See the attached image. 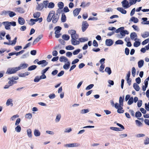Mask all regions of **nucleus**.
<instances>
[{
  "label": "nucleus",
  "instance_id": "13d9d810",
  "mask_svg": "<svg viewBox=\"0 0 149 149\" xmlns=\"http://www.w3.org/2000/svg\"><path fill=\"white\" fill-rule=\"evenodd\" d=\"M65 49L67 50H72L74 49V47L71 45H68L66 47Z\"/></svg>",
  "mask_w": 149,
  "mask_h": 149
},
{
  "label": "nucleus",
  "instance_id": "a19ab883",
  "mask_svg": "<svg viewBox=\"0 0 149 149\" xmlns=\"http://www.w3.org/2000/svg\"><path fill=\"white\" fill-rule=\"evenodd\" d=\"M123 107H121L117 109L118 110L117 111V112L118 113H123L124 112V110H123Z\"/></svg>",
  "mask_w": 149,
  "mask_h": 149
},
{
  "label": "nucleus",
  "instance_id": "f3484780",
  "mask_svg": "<svg viewBox=\"0 0 149 149\" xmlns=\"http://www.w3.org/2000/svg\"><path fill=\"white\" fill-rule=\"evenodd\" d=\"M133 87L137 91H138L140 90V88L139 85L136 83H134L133 84Z\"/></svg>",
  "mask_w": 149,
  "mask_h": 149
},
{
  "label": "nucleus",
  "instance_id": "864d4df0",
  "mask_svg": "<svg viewBox=\"0 0 149 149\" xmlns=\"http://www.w3.org/2000/svg\"><path fill=\"white\" fill-rule=\"evenodd\" d=\"M136 70L134 67H133L132 68V76L134 77L136 74Z\"/></svg>",
  "mask_w": 149,
  "mask_h": 149
},
{
  "label": "nucleus",
  "instance_id": "4468645a",
  "mask_svg": "<svg viewBox=\"0 0 149 149\" xmlns=\"http://www.w3.org/2000/svg\"><path fill=\"white\" fill-rule=\"evenodd\" d=\"M12 102L13 100L12 99L9 98L8 99L6 103V106H9L10 105L11 107L13 106V104L12 103Z\"/></svg>",
  "mask_w": 149,
  "mask_h": 149
},
{
  "label": "nucleus",
  "instance_id": "69168bd1",
  "mask_svg": "<svg viewBox=\"0 0 149 149\" xmlns=\"http://www.w3.org/2000/svg\"><path fill=\"white\" fill-rule=\"evenodd\" d=\"M72 131V129L71 128H67L65 129L64 131L65 133H69Z\"/></svg>",
  "mask_w": 149,
  "mask_h": 149
},
{
  "label": "nucleus",
  "instance_id": "7c9ffc66",
  "mask_svg": "<svg viewBox=\"0 0 149 149\" xmlns=\"http://www.w3.org/2000/svg\"><path fill=\"white\" fill-rule=\"evenodd\" d=\"M62 38L65 40H68L70 38V36L66 34H64L62 36Z\"/></svg>",
  "mask_w": 149,
  "mask_h": 149
},
{
  "label": "nucleus",
  "instance_id": "a211bd4d",
  "mask_svg": "<svg viewBox=\"0 0 149 149\" xmlns=\"http://www.w3.org/2000/svg\"><path fill=\"white\" fill-rule=\"evenodd\" d=\"M34 134L36 136H39L40 135V132L38 130L35 129L34 131Z\"/></svg>",
  "mask_w": 149,
  "mask_h": 149
},
{
  "label": "nucleus",
  "instance_id": "5fc2aeb1",
  "mask_svg": "<svg viewBox=\"0 0 149 149\" xmlns=\"http://www.w3.org/2000/svg\"><path fill=\"white\" fill-rule=\"evenodd\" d=\"M115 43L116 45H122L123 43V42L122 40H119L117 41H116Z\"/></svg>",
  "mask_w": 149,
  "mask_h": 149
},
{
  "label": "nucleus",
  "instance_id": "e433bc0d",
  "mask_svg": "<svg viewBox=\"0 0 149 149\" xmlns=\"http://www.w3.org/2000/svg\"><path fill=\"white\" fill-rule=\"evenodd\" d=\"M25 117L29 120H30L32 117V114L30 113H27L26 114Z\"/></svg>",
  "mask_w": 149,
  "mask_h": 149
},
{
  "label": "nucleus",
  "instance_id": "8fccbe9b",
  "mask_svg": "<svg viewBox=\"0 0 149 149\" xmlns=\"http://www.w3.org/2000/svg\"><path fill=\"white\" fill-rule=\"evenodd\" d=\"M124 27H120L116 30V33H118L120 32V33L123 30H124Z\"/></svg>",
  "mask_w": 149,
  "mask_h": 149
},
{
  "label": "nucleus",
  "instance_id": "4c0bfd02",
  "mask_svg": "<svg viewBox=\"0 0 149 149\" xmlns=\"http://www.w3.org/2000/svg\"><path fill=\"white\" fill-rule=\"evenodd\" d=\"M37 68L36 65H31L28 68V70L29 71H31L35 70Z\"/></svg>",
  "mask_w": 149,
  "mask_h": 149
},
{
  "label": "nucleus",
  "instance_id": "c756f323",
  "mask_svg": "<svg viewBox=\"0 0 149 149\" xmlns=\"http://www.w3.org/2000/svg\"><path fill=\"white\" fill-rule=\"evenodd\" d=\"M8 14L10 17H13L16 15V14L14 12L10 11H8Z\"/></svg>",
  "mask_w": 149,
  "mask_h": 149
},
{
  "label": "nucleus",
  "instance_id": "9b49d317",
  "mask_svg": "<svg viewBox=\"0 0 149 149\" xmlns=\"http://www.w3.org/2000/svg\"><path fill=\"white\" fill-rule=\"evenodd\" d=\"M113 44V41L111 39H107L105 40V44L107 46H110L112 45Z\"/></svg>",
  "mask_w": 149,
  "mask_h": 149
},
{
  "label": "nucleus",
  "instance_id": "e2e57ef3",
  "mask_svg": "<svg viewBox=\"0 0 149 149\" xmlns=\"http://www.w3.org/2000/svg\"><path fill=\"white\" fill-rule=\"evenodd\" d=\"M40 80V77L37 76L36 77L34 80V81L35 82H38Z\"/></svg>",
  "mask_w": 149,
  "mask_h": 149
},
{
  "label": "nucleus",
  "instance_id": "39448f33",
  "mask_svg": "<svg viewBox=\"0 0 149 149\" xmlns=\"http://www.w3.org/2000/svg\"><path fill=\"white\" fill-rule=\"evenodd\" d=\"M88 26L89 25L87 22L86 21L83 22L81 27L82 31L83 32L85 31Z\"/></svg>",
  "mask_w": 149,
  "mask_h": 149
},
{
  "label": "nucleus",
  "instance_id": "393cba45",
  "mask_svg": "<svg viewBox=\"0 0 149 149\" xmlns=\"http://www.w3.org/2000/svg\"><path fill=\"white\" fill-rule=\"evenodd\" d=\"M141 36L143 38H147L149 36V32H145L141 34Z\"/></svg>",
  "mask_w": 149,
  "mask_h": 149
},
{
  "label": "nucleus",
  "instance_id": "412c9836",
  "mask_svg": "<svg viewBox=\"0 0 149 149\" xmlns=\"http://www.w3.org/2000/svg\"><path fill=\"white\" fill-rule=\"evenodd\" d=\"M59 60L61 62H68V60L67 58L63 56H62L60 57Z\"/></svg>",
  "mask_w": 149,
  "mask_h": 149
},
{
  "label": "nucleus",
  "instance_id": "0eeeda50",
  "mask_svg": "<svg viewBox=\"0 0 149 149\" xmlns=\"http://www.w3.org/2000/svg\"><path fill=\"white\" fill-rule=\"evenodd\" d=\"M54 13H55V12L53 11H51L49 13L47 19L48 22H49L51 21L52 17H53Z\"/></svg>",
  "mask_w": 149,
  "mask_h": 149
},
{
  "label": "nucleus",
  "instance_id": "bf43d9fd",
  "mask_svg": "<svg viewBox=\"0 0 149 149\" xmlns=\"http://www.w3.org/2000/svg\"><path fill=\"white\" fill-rule=\"evenodd\" d=\"M94 86V84H91L88 86L86 88V90H89L92 88Z\"/></svg>",
  "mask_w": 149,
  "mask_h": 149
},
{
  "label": "nucleus",
  "instance_id": "f03ea898",
  "mask_svg": "<svg viewBox=\"0 0 149 149\" xmlns=\"http://www.w3.org/2000/svg\"><path fill=\"white\" fill-rule=\"evenodd\" d=\"M18 70L17 67L13 68H8L6 72V74H10L15 73Z\"/></svg>",
  "mask_w": 149,
  "mask_h": 149
},
{
  "label": "nucleus",
  "instance_id": "3c124183",
  "mask_svg": "<svg viewBox=\"0 0 149 149\" xmlns=\"http://www.w3.org/2000/svg\"><path fill=\"white\" fill-rule=\"evenodd\" d=\"M144 143L145 145H148L149 144V138L147 137L144 141Z\"/></svg>",
  "mask_w": 149,
  "mask_h": 149
},
{
  "label": "nucleus",
  "instance_id": "2f4dec72",
  "mask_svg": "<svg viewBox=\"0 0 149 149\" xmlns=\"http://www.w3.org/2000/svg\"><path fill=\"white\" fill-rule=\"evenodd\" d=\"M105 71L109 75H110L111 73V71L109 67H106L105 69Z\"/></svg>",
  "mask_w": 149,
  "mask_h": 149
},
{
  "label": "nucleus",
  "instance_id": "f704fd0d",
  "mask_svg": "<svg viewBox=\"0 0 149 149\" xmlns=\"http://www.w3.org/2000/svg\"><path fill=\"white\" fill-rule=\"evenodd\" d=\"M40 12H36L33 14V17L35 18H38L40 17Z\"/></svg>",
  "mask_w": 149,
  "mask_h": 149
},
{
  "label": "nucleus",
  "instance_id": "2eb2a0df",
  "mask_svg": "<svg viewBox=\"0 0 149 149\" xmlns=\"http://www.w3.org/2000/svg\"><path fill=\"white\" fill-rule=\"evenodd\" d=\"M26 132L28 137L31 139L32 136L31 129L30 128L26 130Z\"/></svg>",
  "mask_w": 149,
  "mask_h": 149
},
{
  "label": "nucleus",
  "instance_id": "5701e85b",
  "mask_svg": "<svg viewBox=\"0 0 149 149\" xmlns=\"http://www.w3.org/2000/svg\"><path fill=\"white\" fill-rule=\"evenodd\" d=\"M144 61L143 60H141L138 62V67L139 68H141L143 65Z\"/></svg>",
  "mask_w": 149,
  "mask_h": 149
},
{
  "label": "nucleus",
  "instance_id": "37998d69",
  "mask_svg": "<svg viewBox=\"0 0 149 149\" xmlns=\"http://www.w3.org/2000/svg\"><path fill=\"white\" fill-rule=\"evenodd\" d=\"M110 129L116 131H121V130H120V129L116 127H110Z\"/></svg>",
  "mask_w": 149,
  "mask_h": 149
},
{
  "label": "nucleus",
  "instance_id": "680f3d73",
  "mask_svg": "<svg viewBox=\"0 0 149 149\" xmlns=\"http://www.w3.org/2000/svg\"><path fill=\"white\" fill-rule=\"evenodd\" d=\"M24 52V51L23 50H22L19 52H17V53H15V54L16 56H17L20 54H22Z\"/></svg>",
  "mask_w": 149,
  "mask_h": 149
},
{
  "label": "nucleus",
  "instance_id": "473e14b6",
  "mask_svg": "<svg viewBox=\"0 0 149 149\" xmlns=\"http://www.w3.org/2000/svg\"><path fill=\"white\" fill-rule=\"evenodd\" d=\"M58 6L60 9H62L64 7V4L63 2H60L58 3Z\"/></svg>",
  "mask_w": 149,
  "mask_h": 149
},
{
  "label": "nucleus",
  "instance_id": "9d476101",
  "mask_svg": "<svg viewBox=\"0 0 149 149\" xmlns=\"http://www.w3.org/2000/svg\"><path fill=\"white\" fill-rule=\"evenodd\" d=\"M48 62L45 60H42L38 62L37 64L38 65H41L42 67H45L48 64Z\"/></svg>",
  "mask_w": 149,
  "mask_h": 149
},
{
  "label": "nucleus",
  "instance_id": "58836bf2",
  "mask_svg": "<svg viewBox=\"0 0 149 149\" xmlns=\"http://www.w3.org/2000/svg\"><path fill=\"white\" fill-rule=\"evenodd\" d=\"M17 38L16 37H15L14 39L12 41H10V45H14L17 42Z\"/></svg>",
  "mask_w": 149,
  "mask_h": 149
},
{
  "label": "nucleus",
  "instance_id": "052dcab7",
  "mask_svg": "<svg viewBox=\"0 0 149 149\" xmlns=\"http://www.w3.org/2000/svg\"><path fill=\"white\" fill-rule=\"evenodd\" d=\"M29 56L28 53L25 54L21 56V58L24 59L26 58Z\"/></svg>",
  "mask_w": 149,
  "mask_h": 149
},
{
  "label": "nucleus",
  "instance_id": "c85d7f7f",
  "mask_svg": "<svg viewBox=\"0 0 149 149\" xmlns=\"http://www.w3.org/2000/svg\"><path fill=\"white\" fill-rule=\"evenodd\" d=\"M44 8L43 4L42 3H40L38 4V6L37 7L36 9L37 10H41Z\"/></svg>",
  "mask_w": 149,
  "mask_h": 149
},
{
  "label": "nucleus",
  "instance_id": "f8f14e48",
  "mask_svg": "<svg viewBox=\"0 0 149 149\" xmlns=\"http://www.w3.org/2000/svg\"><path fill=\"white\" fill-rule=\"evenodd\" d=\"M28 66V65L26 63H23L20 64L18 67H17L18 70L21 69H24L26 68Z\"/></svg>",
  "mask_w": 149,
  "mask_h": 149
},
{
  "label": "nucleus",
  "instance_id": "20e7f679",
  "mask_svg": "<svg viewBox=\"0 0 149 149\" xmlns=\"http://www.w3.org/2000/svg\"><path fill=\"white\" fill-rule=\"evenodd\" d=\"M68 32L72 38V43L73 45H74V30H69L68 31Z\"/></svg>",
  "mask_w": 149,
  "mask_h": 149
},
{
  "label": "nucleus",
  "instance_id": "4d7b16f0",
  "mask_svg": "<svg viewBox=\"0 0 149 149\" xmlns=\"http://www.w3.org/2000/svg\"><path fill=\"white\" fill-rule=\"evenodd\" d=\"M123 105H121V104H120L119 103L118 104L117 103H116L115 104V105H114V107H115L116 109H118V108H119V107H123Z\"/></svg>",
  "mask_w": 149,
  "mask_h": 149
},
{
  "label": "nucleus",
  "instance_id": "f257e3e1",
  "mask_svg": "<svg viewBox=\"0 0 149 149\" xmlns=\"http://www.w3.org/2000/svg\"><path fill=\"white\" fill-rule=\"evenodd\" d=\"M129 33L128 31L126 30H122L120 32V34H118L117 35V37L120 39H121L123 38L125 35L126 34H128Z\"/></svg>",
  "mask_w": 149,
  "mask_h": 149
},
{
  "label": "nucleus",
  "instance_id": "ea45409f",
  "mask_svg": "<svg viewBox=\"0 0 149 149\" xmlns=\"http://www.w3.org/2000/svg\"><path fill=\"white\" fill-rule=\"evenodd\" d=\"M136 124L137 126L140 127L142 125V123L140 121L138 120H135Z\"/></svg>",
  "mask_w": 149,
  "mask_h": 149
},
{
  "label": "nucleus",
  "instance_id": "09e8293b",
  "mask_svg": "<svg viewBox=\"0 0 149 149\" xmlns=\"http://www.w3.org/2000/svg\"><path fill=\"white\" fill-rule=\"evenodd\" d=\"M134 102V99L133 97H131L128 102V104L129 105L131 104Z\"/></svg>",
  "mask_w": 149,
  "mask_h": 149
},
{
  "label": "nucleus",
  "instance_id": "6ab92c4d",
  "mask_svg": "<svg viewBox=\"0 0 149 149\" xmlns=\"http://www.w3.org/2000/svg\"><path fill=\"white\" fill-rule=\"evenodd\" d=\"M55 30V34L58 33L60 32V31L61 29V28L59 26H57L54 28Z\"/></svg>",
  "mask_w": 149,
  "mask_h": 149
},
{
  "label": "nucleus",
  "instance_id": "bb28decb",
  "mask_svg": "<svg viewBox=\"0 0 149 149\" xmlns=\"http://www.w3.org/2000/svg\"><path fill=\"white\" fill-rule=\"evenodd\" d=\"M90 4V2L86 3L85 2H82L80 5V6L83 8H84L86 6H88Z\"/></svg>",
  "mask_w": 149,
  "mask_h": 149
},
{
  "label": "nucleus",
  "instance_id": "6e6d98bb",
  "mask_svg": "<svg viewBox=\"0 0 149 149\" xmlns=\"http://www.w3.org/2000/svg\"><path fill=\"white\" fill-rule=\"evenodd\" d=\"M142 116L141 113L139 111H137L136 113L135 117L136 118L140 117Z\"/></svg>",
  "mask_w": 149,
  "mask_h": 149
},
{
  "label": "nucleus",
  "instance_id": "a878e982",
  "mask_svg": "<svg viewBox=\"0 0 149 149\" xmlns=\"http://www.w3.org/2000/svg\"><path fill=\"white\" fill-rule=\"evenodd\" d=\"M61 115L60 114H58L56 115V118L55 119V121L56 123L58 122L61 119Z\"/></svg>",
  "mask_w": 149,
  "mask_h": 149
},
{
  "label": "nucleus",
  "instance_id": "c03bdc74",
  "mask_svg": "<svg viewBox=\"0 0 149 149\" xmlns=\"http://www.w3.org/2000/svg\"><path fill=\"white\" fill-rule=\"evenodd\" d=\"M81 10V8H77L75 9V16L78 15Z\"/></svg>",
  "mask_w": 149,
  "mask_h": 149
},
{
  "label": "nucleus",
  "instance_id": "de8ad7c7",
  "mask_svg": "<svg viewBox=\"0 0 149 149\" xmlns=\"http://www.w3.org/2000/svg\"><path fill=\"white\" fill-rule=\"evenodd\" d=\"M140 44L141 43L138 40V41H136V40L134 44V46L135 47H137L139 46Z\"/></svg>",
  "mask_w": 149,
  "mask_h": 149
},
{
  "label": "nucleus",
  "instance_id": "72a5a7b5",
  "mask_svg": "<svg viewBox=\"0 0 149 149\" xmlns=\"http://www.w3.org/2000/svg\"><path fill=\"white\" fill-rule=\"evenodd\" d=\"M79 40L81 42H84L87 41L88 40V39L87 37H84L80 38L79 39Z\"/></svg>",
  "mask_w": 149,
  "mask_h": 149
},
{
  "label": "nucleus",
  "instance_id": "4be33fe9",
  "mask_svg": "<svg viewBox=\"0 0 149 149\" xmlns=\"http://www.w3.org/2000/svg\"><path fill=\"white\" fill-rule=\"evenodd\" d=\"M130 21L133 22L134 23H136L138 22L139 20L137 18L133 17L130 18Z\"/></svg>",
  "mask_w": 149,
  "mask_h": 149
},
{
  "label": "nucleus",
  "instance_id": "6e6552de",
  "mask_svg": "<svg viewBox=\"0 0 149 149\" xmlns=\"http://www.w3.org/2000/svg\"><path fill=\"white\" fill-rule=\"evenodd\" d=\"M59 15V13H57L56 14H55L54 13V15H53V17H52L53 18L52 22L53 23H55L58 21Z\"/></svg>",
  "mask_w": 149,
  "mask_h": 149
},
{
  "label": "nucleus",
  "instance_id": "ddd939ff",
  "mask_svg": "<svg viewBox=\"0 0 149 149\" xmlns=\"http://www.w3.org/2000/svg\"><path fill=\"white\" fill-rule=\"evenodd\" d=\"M18 22L20 25H23L25 23V20L22 17H19L18 19Z\"/></svg>",
  "mask_w": 149,
  "mask_h": 149
},
{
  "label": "nucleus",
  "instance_id": "603ef678",
  "mask_svg": "<svg viewBox=\"0 0 149 149\" xmlns=\"http://www.w3.org/2000/svg\"><path fill=\"white\" fill-rule=\"evenodd\" d=\"M137 2L136 0H130L129 2L130 6L135 4Z\"/></svg>",
  "mask_w": 149,
  "mask_h": 149
},
{
  "label": "nucleus",
  "instance_id": "79ce46f5",
  "mask_svg": "<svg viewBox=\"0 0 149 149\" xmlns=\"http://www.w3.org/2000/svg\"><path fill=\"white\" fill-rule=\"evenodd\" d=\"M15 131L17 132H19L21 131V127L19 125H17V126L15 128Z\"/></svg>",
  "mask_w": 149,
  "mask_h": 149
},
{
  "label": "nucleus",
  "instance_id": "cd10ccee",
  "mask_svg": "<svg viewBox=\"0 0 149 149\" xmlns=\"http://www.w3.org/2000/svg\"><path fill=\"white\" fill-rule=\"evenodd\" d=\"M8 79L10 80L8 81V83L10 85V86L14 84L17 83V81H15L13 79H12L11 78H9Z\"/></svg>",
  "mask_w": 149,
  "mask_h": 149
},
{
  "label": "nucleus",
  "instance_id": "c9c22d12",
  "mask_svg": "<svg viewBox=\"0 0 149 149\" xmlns=\"http://www.w3.org/2000/svg\"><path fill=\"white\" fill-rule=\"evenodd\" d=\"M74 144L73 143L67 144L64 145V147L65 148L72 147H74Z\"/></svg>",
  "mask_w": 149,
  "mask_h": 149
},
{
  "label": "nucleus",
  "instance_id": "a18cd8bd",
  "mask_svg": "<svg viewBox=\"0 0 149 149\" xmlns=\"http://www.w3.org/2000/svg\"><path fill=\"white\" fill-rule=\"evenodd\" d=\"M124 99V97L123 96V97H119V103L121 104V105L123 106V100Z\"/></svg>",
  "mask_w": 149,
  "mask_h": 149
},
{
  "label": "nucleus",
  "instance_id": "338daca9",
  "mask_svg": "<svg viewBox=\"0 0 149 149\" xmlns=\"http://www.w3.org/2000/svg\"><path fill=\"white\" fill-rule=\"evenodd\" d=\"M54 3L52 2H50L49 3L48 7L49 8H54Z\"/></svg>",
  "mask_w": 149,
  "mask_h": 149
},
{
  "label": "nucleus",
  "instance_id": "aec40b11",
  "mask_svg": "<svg viewBox=\"0 0 149 149\" xmlns=\"http://www.w3.org/2000/svg\"><path fill=\"white\" fill-rule=\"evenodd\" d=\"M117 9L121 13L123 14H125L127 13L126 11L123 8L118 7L117 8Z\"/></svg>",
  "mask_w": 149,
  "mask_h": 149
},
{
  "label": "nucleus",
  "instance_id": "b1692460",
  "mask_svg": "<svg viewBox=\"0 0 149 149\" xmlns=\"http://www.w3.org/2000/svg\"><path fill=\"white\" fill-rule=\"evenodd\" d=\"M70 64V63L68 61L66 63V64L63 66V68L65 70H67L68 69Z\"/></svg>",
  "mask_w": 149,
  "mask_h": 149
},
{
  "label": "nucleus",
  "instance_id": "774afa93",
  "mask_svg": "<svg viewBox=\"0 0 149 149\" xmlns=\"http://www.w3.org/2000/svg\"><path fill=\"white\" fill-rule=\"evenodd\" d=\"M149 41V38H148L144 40L142 42V45H145Z\"/></svg>",
  "mask_w": 149,
  "mask_h": 149
},
{
  "label": "nucleus",
  "instance_id": "49530a36",
  "mask_svg": "<svg viewBox=\"0 0 149 149\" xmlns=\"http://www.w3.org/2000/svg\"><path fill=\"white\" fill-rule=\"evenodd\" d=\"M66 21V17L64 13H62L61 17V21L63 22H64Z\"/></svg>",
  "mask_w": 149,
  "mask_h": 149
},
{
  "label": "nucleus",
  "instance_id": "1a4fd4ad",
  "mask_svg": "<svg viewBox=\"0 0 149 149\" xmlns=\"http://www.w3.org/2000/svg\"><path fill=\"white\" fill-rule=\"evenodd\" d=\"M2 24H3L5 26V29L6 30H10V23L9 22L6 21L3 22L2 23Z\"/></svg>",
  "mask_w": 149,
  "mask_h": 149
},
{
  "label": "nucleus",
  "instance_id": "0e129e2a",
  "mask_svg": "<svg viewBox=\"0 0 149 149\" xmlns=\"http://www.w3.org/2000/svg\"><path fill=\"white\" fill-rule=\"evenodd\" d=\"M14 49L17 51L20 50L22 48V47L21 46H17L14 47Z\"/></svg>",
  "mask_w": 149,
  "mask_h": 149
},
{
  "label": "nucleus",
  "instance_id": "423d86ee",
  "mask_svg": "<svg viewBox=\"0 0 149 149\" xmlns=\"http://www.w3.org/2000/svg\"><path fill=\"white\" fill-rule=\"evenodd\" d=\"M130 38L132 40L136 41V40L139 41V39H137V36L136 33L134 32L131 33L130 35Z\"/></svg>",
  "mask_w": 149,
  "mask_h": 149
},
{
  "label": "nucleus",
  "instance_id": "7ed1b4c3",
  "mask_svg": "<svg viewBox=\"0 0 149 149\" xmlns=\"http://www.w3.org/2000/svg\"><path fill=\"white\" fill-rule=\"evenodd\" d=\"M121 4L124 9L128 8L131 6L129 2L126 0H124L121 2Z\"/></svg>",
  "mask_w": 149,
  "mask_h": 149
},
{
  "label": "nucleus",
  "instance_id": "dca6fc26",
  "mask_svg": "<svg viewBox=\"0 0 149 149\" xmlns=\"http://www.w3.org/2000/svg\"><path fill=\"white\" fill-rule=\"evenodd\" d=\"M16 11L20 13H23L25 12L24 9L23 8L21 7L16 8Z\"/></svg>",
  "mask_w": 149,
  "mask_h": 149
}]
</instances>
